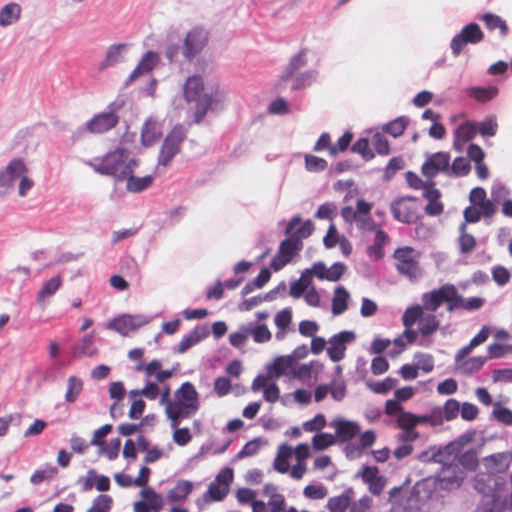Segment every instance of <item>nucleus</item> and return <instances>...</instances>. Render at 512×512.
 <instances>
[{
    "mask_svg": "<svg viewBox=\"0 0 512 512\" xmlns=\"http://www.w3.org/2000/svg\"><path fill=\"white\" fill-rule=\"evenodd\" d=\"M423 197L428 201L424 210L428 216H438L444 211V204L441 202V191L436 188V183L425 187Z\"/></svg>",
    "mask_w": 512,
    "mask_h": 512,
    "instance_id": "nucleus-22",
    "label": "nucleus"
},
{
    "mask_svg": "<svg viewBox=\"0 0 512 512\" xmlns=\"http://www.w3.org/2000/svg\"><path fill=\"white\" fill-rule=\"evenodd\" d=\"M450 155L447 152H436L427 157L421 166V173L429 180H433L439 173L449 176Z\"/></svg>",
    "mask_w": 512,
    "mask_h": 512,
    "instance_id": "nucleus-14",
    "label": "nucleus"
},
{
    "mask_svg": "<svg viewBox=\"0 0 512 512\" xmlns=\"http://www.w3.org/2000/svg\"><path fill=\"white\" fill-rule=\"evenodd\" d=\"M21 11L20 5L15 2L6 4L0 10V26L6 27L18 21Z\"/></svg>",
    "mask_w": 512,
    "mask_h": 512,
    "instance_id": "nucleus-31",
    "label": "nucleus"
},
{
    "mask_svg": "<svg viewBox=\"0 0 512 512\" xmlns=\"http://www.w3.org/2000/svg\"><path fill=\"white\" fill-rule=\"evenodd\" d=\"M143 502L146 503L152 511L159 512L164 505L163 498L151 487H144L140 491Z\"/></svg>",
    "mask_w": 512,
    "mask_h": 512,
    "instance_id": "nucleus-37",
    "label": "nucleus"
},
{
    "mask_svg": "<svg viewBox=\"0 0 512 512\" xmlns=\"http://www.w3.org/2000/svg\"><path fill=\"white\" fill-rule=\"evenodd\" d=\"M314 231V224L311 220L302 221L299 216L293 217L287 224L285 234L299 241L308 238Z\"/></svg>",
    "mask_w": 512,
    "mask_h": 512,
    "instance_id": "nucleus-20",
    "label": "nucleus"
},
{
    "mask_svg": "<svg viewBox=\"0 0 512 512\" xmlns=\"http://www.w3.org/2000/svg\"><path fill=\"white\" fill-rule=\"evenodd\" d=\"M397 272L410 279L415 280L422 276L423 270L420 265V252L410 246L397 248L393 253Z\"/></svg>",
    "mask_w": 512,
    "mask_h": 512,
    "instance_id": "nucleus-5",
    "label": "nucleus"
},
{
    "mask_svg": "<svg viewBox=\"0 0 512 512\" xmlns=\"http://www.w3.org/2000/svg\"><path fill=\"white\" fill-rule=\"evenodd\" d=\"M397 384V380L391 377H387L383 381H378L374 383H368V387L375 393L378 394H386L393 388H395Z\"/></svg>",
    "mask_w": 512,
    "mask_h": 512,
    "instance_id": "nucleus-53",
    "label": "nucleus"
},
{
    "mask_svg": "<svg viewBox=\"0 0 512 512\" xmlns=\"http://www.w3.org/2000/svg\"><path fill=\"white\" fill-rule=\"evenodd\" d=\"M209 33L202 27H194L187 32L182 45V54L186 60L192 61L205 48Z\"/></svg>",
    "mask_w": 512,
    "mask_h": 512,
    "instance_id": "nucleus-9",
    "label": "nucleus"
},
{
    "mask_svg": "<svg viewBox=\"0 0 512 512\" xmlns=\"http://www.w3.org/2000/svg\"><path fill=\"white\" fill-rule=\"evenodd\" d=\"M511 456L507 452L495 453L484 458V466L490 474L506 473L511 465Z\"/></svg>",
    "mask_w": 512,
    "mask_h": 512,
    "instance_id": "nucleus-23",
    "label": "nucleus"
},
{
    "mask_svg": "<svg viewBox=\"0 0 512 512\" xmlns=\"http://www.w3.org/2000/svg\"><path fill=\"white\" fill-rule=\"evenodd\" d=\"M27 173L28 168L22 159H12L7 167L0 172V187L5 189L12 188L15 182L17 180L20 181L21 176Z\"/></svg>",
    "mask_w": 512,
    "mask_h": 512,
    "instance_id": "nucleus-15",
    "label": "nucleus"
},
{
    "mask_svg": "<svg viewBox=\"0 0 512 512\" xmlns=\"http://www.w3.org/2000/svg\"><path fill=\"white\" fill-rule=\"evenodd\" d=\"M486 362V358L481 356L464 359L455 364V371L463 375H471L479 371Z\"/></svg>",
    "mask_w": 512,
    "mask_h": 512,
    "instance_id": "nucleus-30",
    "label": "nucleus"
},
{
    "mask_svg": "<svg viewBox=\"0 0 512 512\" xmlns=\"http://www.w3.org/2000/svg\"><path fill=\"white\" fill-rule=\"evenodd\" d=\"M481 19L489 30L499 29L502 35H506L508 27L505 21H503L499 16L492 13H486Z\"/></svg>",
    "mask_w": 512,
    "mask_h": 512,
    "instance_id": "nucleus-47",
    "label": "nucleus"
},
{
    "mask_svg": "<svg viewBox=\"0 0 512 512\" xmlns=\"http://www.w3.org/2000/svg\"><path fill=\"white\" fill-rule=\"evenodd\" d=\"M390 211L394 219L401 223H416L420 218L419 199L413 196L399 197L390 204Z\"/></svg>",
    "mask_w": 512,
    "mask_h": 512,
    "instance_id": "nucleus-7",
    "label": "nucleus"
},
{
    "mask_svg": "<svg viewBox=\"0 0 512 512\" xmlns=\"http://www.w3.org/2000/svg\"><path fill=\"white\" fill-rule=\"evenodd\" d=\"M409 124L406 116H400L385 125L384 131L394 138L401 136Z\"/></svg>",
    "mask_w": 512,
    "mask_h": 512,
    "instance_id": "nucleus-41",
    "label": "nucleus"
},
{
    "mask_svg": "<svg viewBox=\"0 0 512 512\" xmlns=\"http://www.w3.org/2000/svg\"><path fill=\"white\" fill-rule=\"evenodd\" d=\"M460 252L462 254L470 253L476 247V239L473 235L466 233V225H461V235L459 237Z\"/></svg>",
    "mask_w": 512,
    "mask_h": 512,
    "instance_id": "nucleus-48",
    "label": "nucleus"
},
{
    "mask_svg": "<svg viewBox=\"0 0 512 512\" xmlns=\"http://www.w3.org/2000/svg\"><path fill=\"white\" fill-rule=\"evenodd\" d=\"M468 94L480 102H485L493 99L498 94V89L494 86L472 87L468 90Z\"/></svg>",
    "mask_w": 512,
    "mask_h": 512,
    "instance_id": "nucleus-43",
    "label": "nucleus"
},
{
    "mask_svg": "<svg viewBox=\"0 0 512 512\" xmlns=\"http://www.w3.org/2000/svg\"><path fill=\"white\" fill-rule=\"evenodd\" d=\"M389 236L382 229H378L375 233V239L373 245L369 246L367 253L369 256L374 257L376 260L381 259L384 256V246L388 243Z\"/></svg>",
    "mask_w": 512,
    "mask_h": 512,
    "instance_id": "nucleus-35",
    "label": "nucleus"
},
{
    "mask_svg": "<svg viewBox=\"0 0 512 512\" xmlns=\"http://www.w3.org/2000/svg\"><path fill=\"white\" fill-rule=\"evenodd\" d=\"M249 337L252 336L256 343H264L271 339V332L266 325L261 324L253 328L247 327Z\"/></svg>",
    "mask_w": 512,
    "mask_h": 512,
    "instance_id": "nucleus-51",
    "label": "nucleus"
},
{
    "mask_svg": "<svg viewBox=\"0 0 512 512\" xmlns=\"http://www.w3.org/2000/svg\"><path fill=\"white\" fill-rule=\"evenodd\" d=\"M111 503L112 498L110 496L101 494L94 499L93 505L87 512H108L111 507Z\"/></svg>",
    "mask_w": 512,
    "mask_h": 512,
    "instance_id": "nucleus-58",
    "label": "nucleus"
},
{
    "mask_svg": "<svg viewBox=\"0 0 512 512\" xmlns=\"http://www.w3.org/2000/svg\"><path fill=\"white\" fill-rule=\"evenodd\" d=\"M477 133V124L470 121L463 122L455 131L454 147L460 149L458 147L459 143H466L472 140L477 135Z\"/></svg>",
    "mask_w": 512,
    "mask_h": 512,
    "instance_id": "nucleus-29",
    "label": "nucleus"
},
{
    "mask_svg": "<svg viewBox=\"0 0 512 512\" xmlns=\"http://www.w3.org/2000/svg\"><path fill=\"white\" fill-rule=\"evenodd\" d=\"M351 150L354 153L360 154L365 161L374 158V153L370 149L369 141L367 138L358 139L352 146Z\"/></svg>",
    "mask_w": 512,
    "mask_h": 512,
    "instance_id": "nucleus-52",
    "label": "nucleus"
},
{
    "mask_svg": "<svg viewBox=\"0 0 512 512\" xmlns=\"http://www.w3.org/2000/svg\"><path fill=\"white\" fill-rule=\"evenodd\" d=\"M294 364L293 357L289 355L276 357L268 367V374L274 378H280L288 374L292 375Z\"/></svg>",
    "mask_w": 512,
    "mask_h": 512,
    "instance_id": "nucleus-25",
    "label": "nucleus"
},
{
    "mask_svg": "<svg viewBox=\"0 0 512 512\" xmlns=\"http://www.w3.org/2000/svg\"><path fill=\"white\" fill-rule=\"evenodd\" d=\"M326 418L323 414L319 413L314 416L313 419L305 421L303 423V429L306 432H318L326 426Z\"/></svg>",
    "mask_w": 512,
    "mask_h": 512,
    "instance_id": "nucleus-60",
    "label": "nucleus"
},
{
    "mask_svg": "<svg viewBox=\"0 0 512 512\" xmlns=\"http://www.w3.org/2000/svg\"><path fill=\"white\" fill-rule=\"evenodd\" d=\"M313 363L301 364L293 366L292 376L301 381L309 380L312 376Z\"/></svg>",
    "mask_w": 512,
    "mask_h": 512,
    "instance_id": "nucleus-62",
    "label": "nucleus"
},
{
    "mask_svg": "<svg viewBox=\"0 0 512 512\" xmlns=\"http://www.w3.org/2000/svg\"><path fill=\"white\" fill-rule=\"evenodd\" d=\"M124 47V44L110 46L106 53L105 59L99 64V70L103 71L106 68L117 64L121 59V51Z\"/></svg>",
    "mask_w": 512,
    "mask_h": 512,
    "instance_id": "nucleus-40",
    "label": "nucleus"
},
{
    "mask_svg": "<svg viewBox=\"0 0 512 512\" xmlns=\"http://www.w3.org/2000/svg\"><path fill=\"white\" fill-rule=\"evenodd\" d=\"M493 414L497 421L505 425H512V411L510 409L497 404L493 410Z\"/></svg>",
    "mask_w": 512,
    "mask_h": 512,
    "instance_id": "nucleus-64",
    "label": "nucleus"
},
{
    "mask_svg": "<svg viewBox=\"0 0 512 512\" xmlns=\"http://www.w3.org/2000/svg\"><path fill=\"white\" fill-rule=\"evenodd\" d=\"M349 292L342 286L336 287L332 299V313L334 315L343 314L348 308Z\"/></svg>",
    "mask_w": 512,
    "mask_h": 512,
    "instance_id": "nucleus-33",
    "label": "nucleus"
},
{
    "mask_svg": "<svg viewBox=\"0 0 512 512\" xmlns=\"http://www.w3.org/2000/svg\"><path fill=\"white\" fill-rule=\"evenodd\" d=\"M124 181L126 182V190L128 192L140 193L148 189L153 184L154 177L151 175L137 177L133 175V172H130Z\"/></svg>",
    "mask_w": 512,
    "mask_h": 512,
    "instance_id": "nucleus-28",
    "label": "nucleus"
},
{
    "mask_svg": "<svg viewBox=\"0 0 512 512\" xmlns=\"http://www.w3.org/2000/svg\"><path fill=\"white\" fill-rule=\"evenodd\" d=\"M363 482L368 484L369 490L374 495H380L385 487V478L379 475V469L376 466H363L359 472Z\"/></svg>",
    "mask_w": 512,
    "mask_h": 512,
    "instance_id": "nucleus-21",
    "label": "nucleus"
},
{
    "mask_svg": "<svg viewBox=\"0 0 512 512\" xmlns=\"http://www.w3.org/2000/svg\"><path fill=\"white\" fill-rule=\"evenodd\" d=\"M233 480V469L230 467L222 468L209 484L207 491L203 494L204 502L212 503L223 501L229 493Z\"/></svg>",
    "mask_w": 512,
    "mask_h": 512,
    "instance_id": "nucleus-8",
    "label": "nucleus"
},
{
    "mask_svg": "<svg viewBox=\"0 0 512 512\" xmlns=\"http://www.w3.org/2000/svg\"><path fill=\"white\" fill-rule=\"evenodd\" d=\"M58 470L54 466H49L45 469L36 470L30 477V481L33 484H40L44 482L45 480L52 479L56 474Z\"/></svg>",
    "mask_w": 512,
    "mask_h": 512,
    "instance_id": "nucleus-56",
    "label": "nucleus"
},
{
    "mask_svg": "<svg viewBox=\"0 0 512 512\" xmlns=\"http://www.w3.org/2000/svg\"><path fill=\"white\" fill-rule=\"evenodd\" d=\"M376 441V434L373 430H367L360 434L359 439L355 445L358 452L370 448Z\"/></svg>",
    "mask_w": 512,
    "mask_h": 512,
    "instance_id": "nucleus-59",
    "label": "nucleus"
},
{
    "mask_svg": "<svg viewBox=\"0 0 512 512\" xmlns=\"http://www.w3.org/2000/svg\"><path fill=\"white\" fill-rule=\"evenodd\" d=\"M420 316V305L408 307L402 315V324L405 327V329L401 335L404 337L406 343L409 345L414 344L415 341L417 340L419 331L414 330L412 327L418 321V318Z\"/></svg>",
    "mask_w": 512,
    "mask_h": 512,
    "instance_id": "nucleus-18",
    "label": "nucleus"
},
{
    "mask_svg": "<svg viewBox=\"0 0 512 512\" xmlns=\"http://www.w3.org/2000/svg\"><path fill=\"white\" fill-rule=\"evenodd\" d=\"M186 135L182 127H174L166 136L158 156L159 165L168 166L174 156L180 152Z\"/></svg>",
    "mask_w": 512,
    "mask_h": 512,
    "instance_id": "nucleus-10",
    "label": "nucleus"
},
{
    "mask_svg": "<svg viewBox=\"0 0 512 512\" xmlns=\"http://www.w3.org/2000/svg\"><path fill=\"white\" fill-rule=\"evenodd\" d=\"M330 425L335 429V437L339 443L348 442L360 433V425L355 421L335 418Z\"/></svg>",
    "mask_w": 512,
    "mask_h": 512,
    "instance_id": "nucleus-19",
    "label": "nucleus"
},
{
    "mask_svg": "<svg viewBox=\"0 0 512 512\" xmlns=\"http://www.w3.org/2000/svg\"><path fill=\"white\" fill-rule=\"evenodd\" d=\"M443 416L446 421H452L460 412V403L458 400L450 398L445 403L443 408H441Z\"/></svg>",
    "mask_w": 512,
    "mask_h": 512,
    "instance_id": "nucleus-54",
    "label": "nucleus"
},
{
    "mask_svg": "<svg viewBox=\"0 0 512 512\" xmlns=\"http://www.w3.org/2000/svg\"><path fill=\"white\" fill-rule=\"evenodd\" d=\"M159 61V55L156 52L148 51L144 54L139 64L131 72L129 81H134L139 76L149 73L157 65Z\"/></svg>",
    "mask_w": 512,
    "mask_h": 512,
    "instance_id": "nucleus-26",
    "label": "nucleus"
},
{
    "mask_svg": "<svg viewBox=\"0 0 512 512\" xmlns=\"http://www.w3.org/2000/svg\"><path fill=\"white\" fill-rule=\"evenodd\" d=\"M200 408V396L191 382H184L174 392L173 398L165 407V414L171 427L179 426L181 420L194 416Z\"/></svg>",
    "mask_w": 512,
    "mask_h": 512,
    "instance_id": "nucleus-2",
    "label": "nucleus"
},
{
    "mask_svg": "<svg viewBox=\"0 0 512 512\" xmlns=\"http://www.w3.org/2000/svg\"><path fill=\"white\" fill-rule=\"evenodd\" d=\"M420 306L421 316L418 318V331L422 337H427L438 331L440 328V321L434 312L429 311L430 313H425V310H428L425 308L423 302Z\"/></svg>",
    "mask_w": 512,
    "mask_h": 512,
    "instance_id": "nucleus-24",
    "label": "nucleus"
},
{
    "mask_svg": "<svg viewBox=\"0 0 512 512\" xmlns=\"http://www.w3.org/2000/svg\"><path fill=\"white\" fill-rule=\"evenodd\" d=\"M149 322L150 318L142 314H123L109 321L107 329L116 331L122 336H128Z\"/></svg>",
    "mask_w": 512,
    "mask_h": 512,
    "instance_id": "nucleus-12",
    "label": "nucleus"
},
{
    "mask_svg": "<svg viewBox=\"0 0 512 512\" xmlns=\"http://www.w3.org/2000/svg\"><path fill=\"white\" fill-rule=\"evenodd\" d=\"M184 97L188 102H196L195 122L199 123L212 105V97L204 93L202 78L191 76L184 85Z\"/></svg>",
    "mask_w": 512,
    "mask_h": 512,
    "instance_id": "nucleus-6",
    "label": "nucleus"
},
{
    "mask_svg": "<svg viewBox=\"0 0 512 512\" xmlns=\"http://www.w3.org/2000/svg\"><path fill=\"white\" fill-rule=\"evenodd\" d=\"M472 440L469 435H462L456 440L447 444L443 449H440L433 454V460L437 463H441L444 466L453 462L458 458V462L467 470L475 471L478 467V455L476 450L469 449L464 453L460 454L463 447Z\"/></svg>",
    "mask_w": 512,
    "mask_h": 512,
    "instance_id": "nucleus-4",
    "label": "nucleus"
},
{
    "mask_svg": "<svg viewBox=\"0 0 512 512\" xmlns=\"http://www.w3.org/2000/svg\"><path fill=\"white\" fill-rule=\"evenodd\" d=\"M119 122V116L114 112H103L95 115L86 123V129L93 134L105 133L113 129Z\"/></svg>",
    "mask_w": 512,
    "mask_h": 512,
    "instance_id": "nucleus-17",
    "label": "nucleus"
},
{
    "mask_svg": "<svg viewBox=\"0 0 512 512\" xmlns=\"http://www.w3.org/2000/svg\"><path fill=\"white\" fill-rule=\"evenodd\" d=\"M293 454L292 448L287 444H281L274 460L273 466L279 473H287L289 471V459Z\"/></svg>",
    "mask_w": 512,
    "mask_h": 512,
    "instance_id": "nucleus-32",
    "label": "nucleus"
},
{
    "mask_svg": "<svg viewBox=\"0 0 512 512\" xmlns=\"http://www.w3.org/2000/svg\"><path fill=\"white\" fill-rule=\"evenodd\" d=\"M337 443L335 435L330 433H318L312 438V447L316 451H322Z\"/></svg>",
    "mask_w": 512,
    "mask_h": 512,
    "instance_id": "nucleus-42",
    "label": "nucleus"
},
{
    "mask_svg": "<svg viewBox=\"0 0 512 512\" xmlns=\"http://www.w3.org/2000/svg\"><path fill=\"white\" fill-rule=\"evenodd\" d=\"M397 425L401 430H415L416 415L411 412H401L397 418Z\"/></svg>",
    "mask_w": 512,
    "mask_h": 512,
    "instance_id": "nucleus-61",
    "label": "nucleus"
},
{
    "mask_svg": "<svg viewBox=\"0 0 512 512\" xmlns=\"http://www.w3.org/2000/svg\"><path fill=\"white\" fill-rule=\"evenodd\" d=\"M327 165L328 163L324 158L314 155L305 156V167L310 172L323 171L327 168Z\"/></svg>",
    "mask_w": 512,
    "mask_h": 512,
    "instance_id": "nucleus-57",
    "label": "nucleus"
},
{
    "mask_svg": "<svg viewBox=\"0 0 512 512\" xmlns=\"http://www.w3.org/2000/svg\"><path fill=\"white\" fill-rule=\"evenodd\" d=\"M302 248L303 241L287 236L286 239L281 241L277 254L271 260L270 267L276 272L280 271L298 255Z\"/></svg>",
    "mask_w": 512,
    "mask_h": 512,
    "instance_id": "nucleus-11",
    "label": "nucleus"
},
{
    "mask_svg": "<svg viewBox=\"0 0 512 512\" xmlns=\"http://www.w3.org/2000/svg\"><path fill=\"white\" fill-rule=\"evenodd\" d=\"M207 331L204 328H196L187 336L183 337L177 347L178 353H184L194 345L198 344L202 339L207 336Z\"/></svg>",
    "mask_w": 512,
    "mask_h": 512,
    "instance_id": "nucleus-34",
    "label": "nucleus"
},
{
    "mask_svg": "<svg viewBox=\"0 0 512 512\" xmlns=\"http://www.w3.org/2000/svg\"><path fill=\"white\" fill-rule=\"evenodd\" d=\"M193 489L194 484L191 481L180 480L167 492V500L170 503L181 502L187 498Z\"/></svg>",
    "mask_w": 512,
    "mask_h": 512,
    "instance_id": "nucleus-27",
    "label": "nucleus"
},
{
    "mask_svg": "<svg viewBox=\"0 0 512 512\" xmlns=\"http://www.w3.org/2000/svg\"><path fill=\"white\" fill-rule=\"evenodd\" d=\"M94 343V334L88 333L85 334L79 344L74 348L73 355L75 357L80 356H94L97 353L96 347L93 345Z\"/></svg>",
    "mask_w": 512,
    "mask_h": 512,
    "instance_id": "nucleus-36",
    "label": "nucleus"
},
{
    "mask_svg": "<svg viewBox=\"0 0 512 512\" xmlns=\"http://www.w3.org/2000/svg\"><path fill=\"white\" fill-rule=\"evenodd\" d=\"M491 482L497 483L492 475H477L474 479V488L485 496L496 498L495 490L490 485Z\"/></svg>",
    "mask_w": 512,
    "mask_h": 512,
    "instance_id": "nucleus-38",
    "label": "nucleus"
},
{
    "mask_svg": "<svg viewBox=\"0 0 512 512\" xmlns=\"http://www.w3.org/2000/svg\"><path fill=\"white\" fill-rule=\"evenodd\" d=\"M160 393V388L155 382H147L142 389L131 390L130 398L144 396L149 400H155Z\"/></svg>",
    "mask_w": 512,
    "mask_h": 512,
    "instance_id": "nucleus-45",
    "label": "nucleus"
},
{
    "mask_svg": "<svg viewBox=\"0 0 512 512\" xmlns=\"http://www.w3.org/2000/svg\"><path fill=\"white\" fill-rule=\"evenodd\" d=\"M483 32L476 23H470L462 28L451 41L450 47L454 56H458L465 45L477 44L483 40Z\"/></svg>",
    "mask_w": 512,
    "mask_h": 512,
    "instance_id": "nucleus-13",
    "label": "nucleus"
},
{
    "mask_svg": "<svg viewBox=\"0 0 512 512\" xmlns=\"http://www.w3.org/2000/svg\"><path fill=\"white\" fill-rule=\"evenodd\" d=\"M83 389V381L76 377L70 376L67 380V389L65 393V400L68 403H74Z\"/></svg>",
    "mask_w": 512,
    "mask_h": 512,
    "instance_id": "nucleus-39",
    "label": "nucleus"
},
{
    "mask_svg": "<svg viewBox=\"0 0 512 512\" xmlns=\"http://www.w3.org/2000/svg\"><path fill=\"white\" fill-rule=\"evenodd\" d=\"M405 179L408 184V186L414 190H420L422 189L423 192L425 191V187H427L429 184L435 183L433 180L427 179L426 181H423L415 172L408 171L405 174Z\"/></svg>",
    "mask_w": 512,
    "mask_h": 512,
    "instance_id": "nucleus-55",
    "label": "nucleus"
},
{
    "mask_svg": "<svg viewBox=\"0 0 512 512\" xmlns=\"http://www.w3.org/2000/svg\"><path fill=\"white\" fill-rule=\"evenodd\" d=\"M372 143L379 155H388L390 153V145L384 135L376 133L372 138Z\"/></svg>",
    "mask_w": 512,
    "mask_h": 512,
    "instance_id": "nucleus-63",
    "label": "nucleus"
},
{
    "mask_svg": "<svg viewBox=\"0 0 512 512\" xmlns=\"http://www.w3.org/2000/svg\"><path fill=\"white\" fill-rule=\"evenodd\" d=\"M470 171V163L464 157H457L454 159L452 164H449V176L458 175L464 176L467 175Z\"/></svg>",
    "mask_w": 512,
    "mask_h": 512,
    "instance_id": "nucleus-50",
    "label": "nucleus"
},
{
    "mask_svg": "<svg viewBox=\"0 0 512 512\" xmlns=\"http://www.w3.org/2000/svg\"><path fill=\"white\" fill-rule=\"evenodd\" d=\"M160 136L158 125L154 121L145 122L142 131L141 138L143 143L148 146L151 145Z\"/></svg>",
    "mask_w": 512,
    "mask_h": 512,
    "instance_id": "nucleus-44",
    "label": "nucleus"
},
{
    "mask_svg": "<svg viewBox=\"0 0 512 512\" xmlns=\"http://www.w3.org/2000/svg\"><path fill=\"white\" fill-rule=\"evenodd\" d=\"M90 166L99 174L111 176L117 182H123L130 172L138 166V161L130 157L123 147L109 151L101 159H95Z\"/></svg>",
    "mask_w": 512,
    "mask_h": 512,
    "instance_id": "nucleus-3",
    "label": "nucleus"
},
{
    "mask_svg": "<svg viewBox=\"0 0 512 512\" xmlns=\"http://www.w3.org/2000/svg\"><path fill=\"white\" fill-rule=\"evenodd\" d=\"M355 339L351 331H342L332 336L328 341L327 354L333 362H339L345 357L346 344Z\"/></svg>",
    "mask_w": 512,
    "mask_h": 512,
    "instance_id": "nucleus-16",
    "label": "nucleus"
},
{
    "mask_svg": "<svg viewBox=\"0 0 512 512\" xmlns=\"http://www.w3.org/2000/svg\"><path fill=\"white\" fill-rule=\"evenodd\" d=\"M62 285V278L58 275L48 280L38 293V300L43 301L45 298L52 296Z\"/></svg>",
    "mask_w": 512,
    "mask_h": 512,
    "instance_id": "nucleus-46",
    "label": "nucleus"
},
{
    "mask_svg": "<svg viewBox=\"0 0 512 512\" xmlns=\"http://www.w3.org/2000/svg\"><path fill=\"white\" fill-rule=\"evenodd\" d=\"M350 505V498L348 495L341 494L331 497L328 500L327 507L331 512H345Z\"/></svg>",
    "mask_w": 512,
    "mask_h": 512,
    "instance_id": "nucleus-49",
    "label": "nucleus"
},
{
    "mask_svg": "<svg viewBox=\"0 0 512 512\" xmlns=\"http://www.w3.org/2000/svg\"><path fill=\"white\" fill-rule=\"evenodd\" d=\"M422 301L425 308L431 312H436L443 303L446 304L448 312H454L458 309L473 311L480 309L484 305V300L480 297H472L465 300L452 284H444L438 289L424 293Z\"/></svg>",
    "mask_w": 512,
    "mask_h": 512,
    "instance_id": "nucleus-1",
    "label": "nucleus"
}]
</instances>
